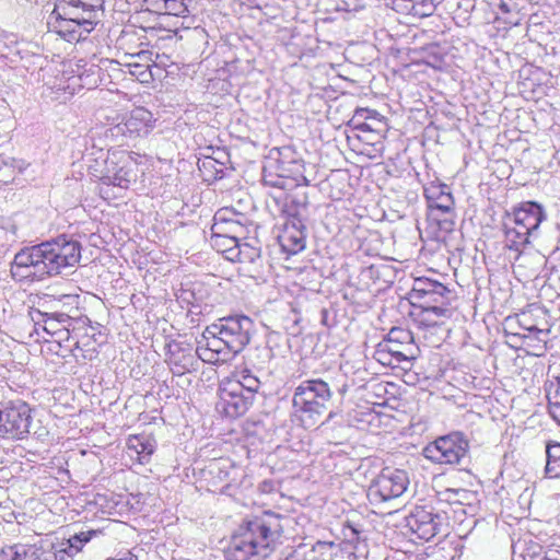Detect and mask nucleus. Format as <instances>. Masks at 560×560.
<instances>
[{
    "mask_svg": "<svg viewBox=\"0 0 560 560\" xmlns=\"http://www.w3.org/2000/svg\"><path fill=\"white\" fill-rule=\"evenodd\" d=\"M537 271H538V268H533L532 273H533V275H536V273H537Z\"/></svg>",
    "mask_w": 560,
    "mask_h": 560,
    "instance_id": "53",
    "label": "nucleus"
},
{
    "mask_svg": "<svg viewBox=\"0 0 560 560\" xmlns=\"http://www.w3.org/2000/svg\"><path fill=\"white\" fill-rule=\"evenodd\" d=\"M8 402L0 404V438L8 439Z\"/></svg>",
    "mask_w": 560,
    "mask_h": 560,
    "instance_id": "42",
    "label": "nucleus"
},
{
    "mask_svg": "<svg viewBox=\"0 0 560 560\" xmlns=\"http://www.w3.org/2000/svg\"><path fill=\"white\" fill-rule=\"evenodd\" d=\"M401 534L413 545H423L433 541L438 527H402Z\"/></svg>",
    "mask_w": 560,
    "mask_h": 560,
    "instance_id": "30",
    "label": "nucleus"
},
{
    "mask_svg": "<svg viewBox=\"0 0 560 560\" xmlns=\"http://www.w3.org/2000/svg\"><path fill=\"white\" fill-rule=\"evenodd\" d=\"M230 211L220 210L214 214V223L211 228V246L218 252L226 254V258L233 260V253L240 243L238 238L231 236L229 232H235L236 229L241 228L240 224L232 219L228 218L226 214Z\"/></svg>",
    "mask_w": 560,
    "mask_h": 560,
    "instance_id": "12",
    "label": "nucleus"
},
{
    "mask_svg": "<svg viewBox=\"0 0 560 560\" xmlns=\"http://www.w3.org/2000/svg\"><path fill=\"white\" fill-rule=\"evenodd\" d=\"M245 525L250 526L253 523L250 521L246 522Z\"/></svg>",
    "mask_w": 560,
    "mask_h": 560,
    "instance_id": "55",
    "label": "nucleus"
},
{
    "mask_svg": "<svg viewBox=\"0 0 560 560\" xmlns=\"http://www.w3.org/2000/svg\"><path fill=\"white\" fill-rule=\"evenodd\" d=\"M259 490L262 492V493H270L275 490V483L272 480H264L260 485H259Z\"/></svg>",
    "mask_w": 560,
    "mask_h": 560,
    "instance_id": "46",
    "label": "nucleus"
},
{
    "mask_svg": "<svg viewBox=\"0 0 560 560\" xmlns=\"http://www.w3.org/2000/svg\"><path fill=\"white\" fill-rule=\"evenodd\" d=\"M413 7V16L421 19L431 16L436 9L433 0H415Z\"/></svg>",
    "mask_w": 560,
    "mask_h": 560,
    "instance_id": "36",
    "label": "nucleus"
},
{
    "mask_svg": "<svg viewBox=\"0 0 560 560\" xmlns=\"http://www.w3.org/2000/svg\"><path fill=\"white\" fill-rule=\"evenodd\" d=\"M104 159L105 171L101 172L100 179L105 185H113L119 188H128L135 182L136 175L132 170L133 163L126 153L113 152L110 155L100 150Z\"/></svg>",
    "mask_w": 560,
    "mask_h": 560,
    "instance_id": "11",
    "label": "nucleus"
},
{
    "mask_svg": "<svg viewBox=\"0 0 560 560\" xmlns=\"http://www.w3.org/2000/svg\"><path fill=\"white\" fill-rule=\"evenodd\" d=\"M547 211L544 205L537 201H522L506 211L504 219L510 220L522 228L529 230L535 236H539L540 225L547 220Z\"/></svg>",
    "mask_w": 560,
    "mask_h": 560,
    "instance_id": "13",
    "label": "nucleus"
},
{
    "mask_svg": "<svg viewBox=\"0 0 560 560\" xmlns=\"http://www.w3.org/2000/svg\"><path fill=\"white\" fill-rule=\"evenodd\" d=\"M469 448L468 440L462 432H452L438 438L423 448L427 459L436 464H459Z\"/></svg>",
    "mask_w": 560,
    "mask_h": 560,
    "instance_id": "7",
    "label": "nucleus"
},
{
    "mask_svg": "<svg viewBox=\"0 0 560 560\" xmlns=\"http://www.w3.org/2000/svg\"><path fill=\"white\" fill-rule=\"evenodd\" d=\"M373 358L382 365L402 369V364L396 361V355L390 353L387 345L383 341L376 346Z\"/></svg>",
    "mask_w": 560,
    "mask_h": 560,
    "instance_id": "33",
    "label": "nucleus"
},
{
    "mask_svg": "<svg viewBox=\"0 0 560 560\" xmlns=\"http://www.w3.org/2000/svg\"><path fill=\"white\" fill-rule=\"evenodd\" d=\"M128 447L135 450L137 454L149 456L153 453V445L148 439L132 436L128 441Z\"/></svg>",
    "mask_w": 560,
    "mask_h": 560,
    "instance_id": "35",
    "label": "nucleus"
},
{
    "mask_svg": "<svg viewBox=\"0 0 560 560\" xmlns=\"http://www.w3.org/2000/svg\"><path fill=\"white\" fill-rule=\"evenodd\" d=\"M550 242L556 250H560V224L556 223L550 228Z\"/></svg>",
    "mask_w": 560,
    "mask_h": 560,
    "instance_id": "44",
    "label": "nucleus"
},
{
    "mask_svg": "<svg viewBox=\"0 0 560 560\" xmlns=\"http://www.w3.org/2000/svg\"><path fill=\"white\" fill-rule=\"evenodd\" d=\"M322 323L326 326H328L327 317H328V311L326 308H323L322 312Z\"/></svg>",
    "mask_w": 560,
    "mask_h": 560,
    "instance_id": "49",
    "label": "nucleus"
},
{
    "mask_svg": "<svg viewBox=\"0 0 560 560\" xmlns=\"http://www.w3.org/2000/svg\"><path fill=\"white\" fill-rule=\"evenodd\" d=\"M287 177L277 168L275 160L267 159L262 167V182L265 185L276 188H287Z\"/></svg>",
    "mask_w": 560,
    "mask_h": 560,
    "instance_id": "28",
    "label": "nucleus"
},
{
    "mask_svg": "<svg viewBox=\"0 0 560 560\" xmlns=\"http://www.w3.org/2000/svg\"><path fill=\"white\" fill-rule=\"evenodd\" d=\"M455 206H451L450 210H442L439 207L427 209V219L431 224H435L442 232H452L455 225Z\"/></svg>",
    "mask_w": 560,
    "mask_h": 560,
    "instance_id": "23",
    "label": "nucleus"
},
{
    "mask_svg": "<svg viewBox=\"0 0 560 560\" xmlns=\"http://www.w3.org/2000/svg\"><path fill=\"white\" fill-rule=\"evenodd\" d=\"M415 0H395L394 9L398 12L413 15Z\"/></svg>",
    "mask_w": 560,
    "mask_h": 560,
    "instance_id": "43",
    "label": "nucleus"
},
{
    "mask_svg": "<svg viewBox=\"0 0 560 560\" xmlns=\"http://www.w3.org/2000/svg\"><path fill=\"white\" fill-rule=\"evenodd\" d=\"M219 335H208L205 332V338L207 339V349L217 353H221L223 350H226L224 347L223 340L219 339Z\"/></svg>",
    "mask_w": 560,
    "mask_h": 560,
    "instance_id": "40",
    "label": "nucleus"
},
{
    "mask_svg": "<svg viewBox=\"0 0 560 560\" xmlns=\"http://www.w3.org/2000/svg\"><path fill=\"white\" fill-rule=\"evenodd\" d=\"M387 345V349H389L392 354L396 355V361L402 364V369H411L412 361L417 358L419 348L416 345H407L402 346L395 341H389L388 339L382 340Z\"/></svg>",
    "mask_w": 560,
    "mask_h": 560,
    "instance_id": "25",
    "label": "nucleus"
},
{
    "mask_svg": "<svg viewBox=\"0 0 560 560\" xmlns=\"http://www.w3.org/2000/svg\"><path fill=\"white\" fill-rule=\"evenodd\" d=\"M343 534V541L353 546V548H358V545L361 539V530L358 527H337Z\"/></svg>",
    "mask_w": 560,
    "mask_h": 560,
    "instance_id": "37",
    "label": "nucleus"
},
{
    "mask_svg": "<svg viewBox=\"0 0 560 560\" xmlns=\"http://www.w3.org/2000/svg\"><path fill=\"white\" fill-rule=\"evenodd\" d=\"M153 114L144 107H137L131 110L130 116L118 124L115 129L129 138L144 137L153 129Z\"/></svg>",
    "mask_w": 560,
    "mask_h": 560,
    "instance_id": "17",
    "label": "nucleus"
},
{
    "mask_svg": "<svg viewBox=\"0 0 560 560\" xmlns=\"http://www.w3.org/2000/svg\"><path fill=\"white\" fill-rule=\"evenodd\" d=\"M90 155H93V152H90V153L88 152L84 154V156H90Z\"/></svg>",
    "mask_w": 560,
    "mask_h": 560,
    "instance_id": "54",
    "label": "nucleus"
},
{
    "mask_svg": "<svg viewBox=\"0 0 560 560\" xmlns=\"http://www.w3.org/2000/svg\"><path fill=\"white\" fill-rule=\"evenodd\" d=\"M547 399L549 415L560 424V377L549 382Z\"/></svg>",
    "mask_w": 560,
    "mask_h": 560,
    "instance_id": "31",
    "label": "nucleus"
},
{
    "mask_svg": "<svg viewBox=\"0 0 560 560\" xmlns=\"http://www.w3.org/2000/svg\"><path fill=\"white\" fill-rule=\"evenodd\" d=\"M547 463L545 472L549 478L560 477V443L548 442L546 445Z\"/></svg>",
    "mask_w": 560,
    "mask_h": 560,
    "instance_id": "29",
    "label": "nucleus"
},
{
    "mask_svg": "<svg viewBox=\"0 0 560 560\" xmlns=\"http://www.w3.org/2000/svg\"><path fill=\"white\" fill-rule=\"evenodd\" d=\"M81 258V244L60 235L19 250L11 264V275L18 281H40L74 267Z\"/></svg>",
    "mask_w": 560,
    "mask_h": 560,
    "instance_id": "1",
    "label": "nucleus"
},
{
    "mask_svg": "<svg viewBox=\"0 0 560 560\" xmlns=\"http://www.w3.org/2000/svg\"><path fill=\"white\" fill-rule=\"evenodd\" d=\"M339 394L345 395L348 390V384L345 382L341 384V386L336 387Z\"/></svg>",
    "mask_w": 560,
    "mask_h": 560,
    "instance_id": "50",
    "label": "nucleus"
},
{
    "mask_svg": "<svg viewBox=\"0 0 560 560\" xmlns=\"http://www.w3.org/2000/svg\"><path fill=\"white\" fill-rule=\"evenodd\" d=\"M176 296H177L178 301H180L182 303H185L187 305H194L195 303L198 302V299L195 293V289H191V288H182L176 293Z\"/></svg>",
    "mask_w": 560,
    "mask_h": 560,
    "instance_id": "39",
    "label": "nucleus"
},
{
    "mask_svg": "<svg viewBox=\"0 0 560 560\" xmlns=\"http://www.w3.org/2000/svg\"><path fill=\"white\" fill-rule=\"evenodd\" d=\"M334 413L330 412L329 416H328V419L332 418Z\"/></svg>",
    "mask_w": 560,
    "mask_h": 560,
    "instance_id": "57",
    "label": "nucleus"
},
{
    "mask_svg": "<svg viewBox=\"0 0 560 560\" xmlns=\"http://www.w3.org/2000/svg\"><path fill=\"white\" fill-rule=\"evenodd\" d=\"M257 359H260L259 362H253V366L258 370L264 369V364L269 362L272 358V350L268 347H262L260 349H256Z\"/></svg>",
    "mask_w": 560,
    "mask_h": 560,
    "instance_id": "41",
    "label": "nucleus"
},
{
    "mask_svg": "<svg viewBox=\"0 0 560 560\" xmlns=\"http://www.w3.org/2000/svg\"><path fill=\"white\" fill-rule=\"evenodd\" d=\"M541 560H557V559H551V558L546 557V558H544Z\"/></svg>",
    "mask_w": 560,
    "mask_h": 560,
    "instance_id": "56",
    "label": "nucleus"
},
{
    "mask_svg": "<svg viewBox=\"0 0 560 560\" xmlns=\"http://www.w3.org/2000/svg\"><path fill=\"white\" fill-rule=\"evenodd\" d=\"M499 10L501 13H504V14L512 12V8L505 1L500 2Z\"/></svg>",
    "mask_w": 560,
    "mask_h": 560,
    "instance_id": "47",
    "label": "nucleus"
},
{
    "mask_svg": "<svg viewBox=\"0 0 560 560\" xmlns=\"http://www.w3.org/2000/svg\"><path fill=\"white\" fill-rule=\"evenodd\" d=\"M148 10L158 14L183 16L187 7L182 0H144Z\"/></svg>",
    "mask_w": 560,
    "mask_h": 560,
    "instance_id": "26",
    "label": "nucleus"
},
{
    "mask_svg": "<svg viewBox=\"0 0 560 560\" xmlns=\"http://www.w3.org/2000/svg\"><path fill=\"white\" fill-rule=\"evenodd\" d=\"M102 534L101 529H90L71 535L57 544L42 540L39 544L13 545L2 550L7 560H68L78 555L83 547L95 536Z\"/></svg>",
    "mask_w": 560,
    "mask_h": 560,
    "instance_id": "2",
    "label": "nucleus"
},
{
    "mask_svg": "<svg viewBox=\"0 0 560 560\" xmlns=\"http://www.w3.org/2000/svg\"><path fill=\"white\" fill-rule=\"evenodd\" d=\"M331 397V386L322 378H310L300 383L293 393L292 406L303 428L310 429L319 422Z\"/></svg>",
    "mask_w": 560,
    "mask_h": 560,
    "instance_id": "4",
    "label": "nucleus"
},
{
    "mask_svg": "<svg viewBox=\"0 0 560 560\" xmlns=\"http://www.w3.org/2000/svg\"><path fill=\"white\" fill-rule=\"evenodd\" d=\"M254 398L244 393L237 384H228L220 388V399L217 410L229 418H238L247 412Z\"/></svg>",
    "mask_w": 560,
    "mask_h": 560,
    "instance_id": "14",
    "label": "nucleus"
},
{
    "mask_svg": "<svg viewBox=\"0 0 560 560\" xmlns=\"http://www.w3.org/2000/svg\"><path fill=\"white\" fill-rule=\"evenodd\" d=\"M165 362L170 365L175 375H183L195 369L197 360L189 345L184 346L177 341H171L166 345Z\"/></svg>",
    "mask_w": 560,
    "mask_h": 560,
    "instance_id": "18",
    "label": "nucleus"
},
{
    "mask_svg": "<svg viewBox=\"0 0 560 560\" xmlns=\"http://www.w3.org/2000/svg\"><path fill=\"white\" fill-rule=\"evenodd\" d=\"M254 327V322L248 316L234 315L219 318L206 328V334L219 335L226 350L237 354L249 343Z\"/></svg>",
    "mask_w": 560,
    "mask_h": 560,
    "instance_id": "6",
    "label": "nucleus"
},
{
    "mask_svg": "<svg viewBox=\"0 0 560 560\" xmlns=\"http://www.w3.org/2000/svg\"><path fill=\"white\" fill-rule=\"evenodd\" d=\"M504 246L515 253V261L517 266L524 267L525 262H534L540 266L546 261L545 256L539 253L525 254L524 248L530 244L532 238H537L529 230L504 219L503 222Z\"/></svg>",
    "mask_w": 560,
    "mask_h": 560,
    "instance_id": "10",
    "label": "nucleus"
},
{
    "mask_svg": "<svg viewBox=\"0 0 560 560\" xmlns=\"http://www.w3.org/2000/svg\"><path fill=\"white\" fill-rule=\"evenodd\" d=\"M8 440H23L31 433L30 406L21 400L8 402Z\"/></svg>",
    "mask_w": 560,
    "mask_h": 560,
    "instance_id": "16",
    "label": "nucleus"
},
{
    "mask_svg": "<svg viewBox=\"0 0 560 560\" xmlns=\"http://www.w3.org/2000/svg\"><path fill=\"white\" fill-rule=\"evenodd\" d=\"M427 199V209L439 207L442 210H450L451 206H455L450 188L445 184L431 183L423 189Z\"/></svg>",
    "mask_w": 560,
    "mask_h": 560,
    "instance_id": "22",
    "label": "nucleus"
},
{
    "mask_svg": "<svg viewBox=\"0 0 560 560\" xmlns=\"http://www.w3.org/2000/svg\"><path fill=\"white\" fill-rule=\"evenodd\" d=\"M31 317L35 325L43 323V329L50 336H58L61 339L63 335L69 334L68 325L71 317L65 313H45L34 310L31 312Z\"/></svg>",
    "mask_w": 560,
    "mask_h": 560,
    "instance_id": "20",
    "label": "nucleus"
},
{
    "mask_svg": "<svg viewBox=\"0 0 560 560\" xmlns=\"http://www.w3.org/2000/svg\"><path fill=\"white\" fill-rule=\"evenodd\" d=\"M305 237L304 223L301 219L293 217L285 222L278 241L283 252L295 255L305 248Z\"/></svg>",
    "mask_w": 560,
    "mask_h": 560,
    "instance_id": "19",
    "label": "nucleus"
},
{
    "mask_svg": "<svg viewBox=\"0 0 560 560\" xmlns=\"http://www.w3.org/2000/svg\"><path fill=\"white\" fill-rule=\"evenodd\" d=\"M365 114H370V110L368 108H357L354 112L353 117L350 120V124L354 127V129L361 130V131H372V127L364 121H359V116H364Z\"/></svg>",
    "mask_w": 560,
    "mask_h": 560,
    "instance_id": "38",
    "label": "nucleus"
},
{
    "mask_svg": "<svg viewBox=\"0 0 560 560\" xmlns=\"http://www.w3.org/2000/svg\"><path fill=\"white\" fill-rule=\"evenodd\" d=\"M237 380L229 384H237L246 395L255 399V394L260 388V380L252 370L244 368L236 373Z\"/></svg>",
    "mask_w": 560,
    "mask_h": 560,
    "instance_id": "27",
    "label": "nucleus"
},
{
    "mask_svg": "<svg viewBox=\"0 0 560 560\" xmlns=\"http://www.w3.org/2000/svg\"><path fill=\"white\" fill-rule=\"evenodd\" d=\"M269 527H240L224 549L226 560H250L266 557L270 548Z\"/></svg>",
    "mask_w": 560,
    "mask_h": 560,
    "instance_id": "5",
    "label": "nucleus"
},
{
    "mask_svg": "<svg viewBox=\"0 0 560 560\" xmlns=\"http://www.w3.org/2000/svg\"><path fill=\"white\" fill-rule=\"evenodd\" d=\"M409 485L406 470L385 467L371 482L368 498L372 504H378L400 497Z\"/></svg>",
    "mask_w": 560,
    "mask_h": 560,
    "instance_id": "8",
    "label": "nucleus"
},
{
    "mask_svg": "<svg viewBox=\"0 0 560 560\" xmlns=\"http://www.w3.org/2000/svg\"><path fill=\"white\" fill-rule=\"evenodd\" d=\"M15 2L21 7H27V5L37 4L38 0H15Z\"/></svg>",
    "mask_w": 560,
    "mask_h": 560,
    "instance_id": "48",
    "label": "nucleus"
},
{
    "mask_svg": "<svg viewBox=\"0 0 560 560\" xmlns=\"http://www.w3.org/2000/svg\"><path fill=\"white\" fill-rule=\"evenodd\" d=\"M420 312L418 314L419 324L425 327H433L439 325V319L444 317H450L451 313L448 312H438L432 310L433 306L428 307H419Z\"/></svg>",
    "mask_w": 560,
    "mask_h": 560,
    "instance_id": "32",
    "label": "nucleus"
},
{
    "mask_svg": "<svg viewBox=\"0 0 560 560\" xmlns=\"http://www.w3.org/2000/svg\"><path fill=\"white\" fill-rule=\"evenodd\" d=\"M371 114H372V113L370 112V114H365L364 116H359V121H362L361 119H363V118H364V119L370 118V117H371Z\"/></svg>",
    "mask_w": 560,
    "mask_h": 560,
    "instance_id": "51",
    "label": "nucleus"
},
{
    "mask_svg": "<svg viewBox=\"0 0 560 560\" xmlns=\"http://www.w3.org/2000/svg\"><path fill=\"white\" fill-rule=\"evenodd\" d=\"M103 0H79V4H82L86 9H96L102 4Z\"/></svg>",
    "mask_w": 560,
    "mask_h": 560,
    "instance_id": "45",
    "label": "nucleus"
},
{
    "mask_svg": "<svg viewBox=\"0 0 560 560\" xmlns=\"http://www.w3.org/2000/svg\"><path fill=\"white\" fill-rule=\"evenodd\" d=\"M79 0H56L48 27L67 42L85 39L96 24V11L78 3Z\"/></svg>",
    "mask_w": 560,
    "mask_h": 560,
    "instance_id": "3",
    "label": "nucleus"
},
{
    "mask_svg": "<svg viewBox=\"0 0 560 560\" xmlns=\"http://www.w3.org/2000/svg\"><path fill=\"white\" fill-rule=\"evenodd\" d=\"M409 296L413 307L433 306L432 310L438 312H448L451 290L436 280L415 279Z\"/></svg>",
    "mask_w": 560,
    "mask_h": 560,
    "instance_id": "9",
    "label": "nucleus"
},
{
    "mask_svg": "<svg viewBox=\"0 0 560 560\" xmlns=\"http://www.w3.org/2000/svg\"><path fill=\"white\" fill-rule=\"evenodd\" d=\"M269 159L275 160L277 168L287 179H293L296 184L303 182L308 185V180L304 176V161L295 150L290 147L276 148L270 151Z\"/></svg>",
    "mask_w": 560,
    "mask_h": 560,
    "instance_id": "15",
    "label": "nucleus"
},
{
    "mask_svg": "<svg viewBox=\"0 0 560 560\" xmlns=\"http://www.w3.org/2000/svg\"><path fill=\"white\" fill-rule=\"evenodd\" d=\"M384 339L398 342L402 346L415 345L412 332L408 329H404L400 327L392 328Z\"/></svg>",
    "mask_w": 560,
    "mask_h": 560,
    "instance_id": "34",
    "label": "nucleus"
},
{
    "mask_svg": "<svg viewBox=\"0 0 560 560\" xmlns=\"http://www.w3.org/2000/svg\"><path fill=\"white\" fill-rule=\"evenodd\" d=\"M237 260L243 265L242 269L253 278H259L262 270V258L260 247L248 243H238L233 253V261Z\"/></svg>",
    "mask_w": 560,
    "mask_h": 560,
    "instance_id": "21",
    "label": "nucleus"
},
{
    "mask_svg": "<svg viewBox=\"0 0 560 560\" xmlns=\"http://www.w3.org/2000/svg\"><path fill=\"white\" fill-rule=\"evenodd\" d=\"M147 73H148V70L145 69V70H143V71H140V72H139V75H144V74H147Z\"/></svg>",
    "mask_w": 560,
    "mask_h": 560,
    "instance_id": "52",
    "label": "nucleus"
},
{
    "mask_svg": "<svg viewBox=\"0 0 560 560\" xmlns=\"http://www.w3.org/2000/svg\"><path fill=\"white\" fill-rule=\"evenodd\" d=\"M528 335L521 336L518 332H513L512 337L522 339V345L533 347L537 352L536 355L542 354L547 350V339L549 330L539 329L536 326L526 327Z\"/></svg>",
    "mask_w": 560,
    "mask_h": 560,
    "instance_id": "24",
    "label": "nucleus"
}]
</instances>
